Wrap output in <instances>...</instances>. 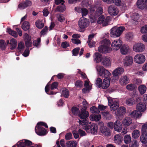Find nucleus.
Instances as JSON below:
<instances>
[{
	"instance_id": "1",
	"label": "nucleus",
	"mask_w": 147,
	"mask_h": 147,
	"mask_svg": "<svg viewBox=\"0 0 147 147\" xmlns=\"http://www.w3.org/2000/svg\"><path fill=\"white\" fill-rule=\"evenodd\" d=\"M101 45L98 47V51L101 53H110L112 50L116 51L121 47L122 41L118 39L112 40L111 43L110 40L106 39L100 42Z\"/></svg>"
},
{
	"instance_id": "2",
	"label": "nucleus",
	"mask_w": 147,
	"mask_h": 147,
	"mask_svg": "<svg viewBox=\"0 0 147 147\" xmlns=\"http://www.w3.org/2000/svg\"><path fill=\"white\" fill-rule=\"evenodd\" d=\"M96 7L94 5H92L90 6L89 10L90 11V19L91 23H94L96 22L98 17L101 15L103 12V9L101 7L97 8L96 11L94 13Z\"/></svg>"
},
{
	"instance_id": "3",
	"label": "nucleus",
	"mask_w": 147,
	"mask_h": 147,
	"mask_svg": "<svg viewBox=\"0 0 147 147\" xmlns=\"http://www.w3.org/2000/svg\"><path fill=\"white\" fill-rule=\"evenodd\" d=\"M42 126H43L47 128L48 127L47 125L45 123L42 122H38L35 127V131L36 134L39 136H44L47 133L46 130Z\"/></svg>"
},
{
	"instance_id": "4",
	"label": "nucleus",
	"mask_w": 147,
	"mask_h": 147,
	"mask_svg": "<svg viewBox=\"0 0 147 147\" xmlns=\"http://www.w3.org/2000/svg\"><path fill=\"white\" fill-rule=\"evenodd\" d=\"M125 29V27L123 26L113 27L111 29L110 35L112 37H118L122 34Z\"/></svg>"
},
{
	"instance_id": "5",
	"label": "nucleus",
	"mask_w": 147,
	"mask_h": 147,
	"mask_svg": "<svg viewBox=\"0 0 147 147\" xmlns=\"http://www.w3.org/2000/svg\"><path fill=\"white\" fill-rule=\"evenodd\" d=\"M80 127L83 128L88 133H90L94 135H95L97 133L98 127L97 125L95 123H92L90 125H86L84 126L81 125Z\"/></svg>"
},
{
	"instance_id": "6",
	"label": "nucleus",
	"mask_w": 147,
	"mask_h": 147,
	"mask_svg": "<svg viewBox=\"0 0 147 147\" xmlns=\"http://www.w3.org/2000/svg\"><path fill=\"white\" fill-rule=\"evenodd\" d=\"M108 105L110 107V109L112 111L116 110L119 107V101L117 99L108 98Z\"/></svg>"
},
{
	"instance_id": "7",
	"label": "nucleus",
	"mask_w": 147,
	"mask_h": 147,
	"mask_svg": "<svg viewBox=\"0 0 147 147\" xmlns=\"http://www.w3.org/2000/svg\"><path fill=\"white\" fill-rule=\"evenodd\" d=\"M126 112L125 108L123 106L120 107L115 112L116 118L117 120H121Z\"/></svg>"
},
{
	"instance_id": "8",
	"label": "nucleus",
	"mask_w": 147,
	"mask_h": 147,
	"mask_svg": "<svg viewBox=\"0 0 147 147\" xmlns=\"http://www.w3.org/2000/svg\"><path fill=\"white\" fill-rule=\"evenodd\" d=\"M124 71V69L122 67H119L115 69L112 72V81L114 82L118 80L119 76L123 74Z\"/></svg>"
},
{
	"instance_id": "9",
	"label": "nucleus",
	"mask_w": 147,
	"mask_h": 147,
	"mask_svg": "<svg viewBox=\"0 0 147 147\" xmlns=\"http://www.w3.org/2000/svg\"><path fill=\"white\" fill-rule=\"evenodd\" d=\"M111 21V17L110 16L107 17L106 18L104 16L102 15L97 20L98 24H102L104 26L107 25Z\"/></svg>"
},
{
	"instance_id": "10",
	"label": "nucleus",
	"mask_w": 147,
	"mask_h": 147,
	"mask_svg": "<svg viewBox=\"0 0 147 147\" xmlns=\"http://www.w3.org/2000/svg\"><path fill=\"white\" fill-rule=\"evenodd\" d=\"M89 22L88 20L86 18L81 17L78 22V25L81 29H84L87 27L89 25Z\"/></svg>"
},
{
	"instance_id": "11",
	"label": "nucleus",
	"mask_w": 147,
	"mask_h": 147,
	"mask_svg": "<svg viewBox=\"0 0 147 147\" xmlns=\"http://www.w3.org/2000/svg\"><path fill=\"white\" fill-rule=\"evenodd\" d=\"M145 49V45L141 43H136L133 47V51L137 53L142 52L144 51Z\"/></svg>"
},
{
	"instance_id": "12",
	"label": "nucleus",
	"mask_w": 147,
	"mask_h": 147,
	"mask_svg": "<svg viewBox=\"0 0 147 147\" xmlns=\"http://www.w3.org/2000/svg\"><path fill=\"white\" fill-rule=\"evenodd\" d=\"M134 60L136 63L139 64H142L145 61V57L143 54H138L134 56Z\"/></svg>"
},
{
	"instance_id": "13",
	"label": "nucleus",
	"mask_w": 147,
	"mask_h": 147,
	"mask_svg": "<svg viewBox=\"0 0 147 147\" xmlns=\"http://www.w3.org/2000/svg\"><path fill=\"white\" fill-rule=\"evenodd\" d=\"M108 12L111 16H114L118 14L119 10L114 5H111L108 7Z\"/></svg>"
},
{
	"instance_id": "14",
	"label": "nucleus",
	"mask_w": 147,
	"mask_h": 147,
	"mask_svg": "<svg viewBox=\"0 0 147 147\" xmlns=\"http://www.w3.org/2000/svg\"><path fill=\"white\" fill-rule=\"evenodd\" d=\"M133 59L132 57L130 56H126L123 59L122 62L125 67L130 66L133 63Z\"/></svg>"
},
{
	"instance_id": "15",
	"label": "nucleus",
	"mask_w": 147,
	"mask_h": 147,
	"mask_svg": "<svg viewBox=\"0 0 147 147\" xmlns=\"http://www.w3.org/2000/svg\"><path fill=\"white\" fill-rule=\"evenodd\" d=\"M138 8L143 9L147 8V0H138L136 3Z\"/></svg>"
},
{
	"instance_id": "16",
	"label": "nucleus",
	"mask_w": 147,
	"mask_h": 147,
	"mask_svg": "<svg viewBox=\"0 0 147 147\" xmlns=\"http://www.w3.org/2000/svg\"><path fill=\"white\" fill-rule=\"evenodd\" d=\"M100 63L105 67H110L111 64L110 58L107 57H103Z\"/></svg>"
},
{
	"instance_id": "17",
	"label": "nucleus",
	"mask_w": 147,
	"mask_h": 147,
	"mask_svg": "<svg viewBox=\"0 0 147 147\" xmlns=\"http://www.w3.org/2000/svg\"><path fill=\"white\" fill-rule=\"evenodd\" d=\"M32 145V142L27 140H22L17 143L18 147H28Z\"/></svg>"
},
{
	"instance_id": "18",
	"label": "nucleus",
	"mask_w": 147,
	"mask_h": 147,
	"mask_svg": "<svg viewBox=\"0 0 147 147\" xmlns=\"http://www.w3.org/2000/svg\"><path fill=\"white\" fill-rule=\"evenodd\" d=\"M112 3H114L116 6H120L124 10L127 9V7L125 2L121 0H112Z\"/></svg>"
},
{
	"instance_id": "19",
	"label": "nucleus",
	"mask_w": 147,
	"mask_h": 147,
	"mask_svg": "<svg viewBox=\"0 0 147 147\" xmlns=\"http://www.w3.org/2000/svg\"><path fill=\"white\" fill-rule=\"evenodd\" d=\"M7 45L10 47L11 49H15L17 45V41L15 38H12L10 41L8 40L7 41Z\"/></svg>"
},
{
	"instance_id": "20",
	"label": "nucleus",
	"mask_w": 147,
	"mask_h": 147,
	"mask_svg": "<svg viewBox=\"0 0 147 147\" xmlns=\"http://www.w3.org/2000/svg\"><path fill=\"white\" fill-rule=\"evenodd\" d=\"M93 57L94 61L96 63L101 62L103 57L102 55L98 53H95L93 55Z\"/></svg>"
},
{
	"instance_id": "21",
	"label": "nucleus",
	"mask_w": 147,
	"mask_h": 147,
	"mask_svg": "<svg viewBox=\"0 0 147 147\" xmlns=\"http://www.w3.org/2000/svg\"><path fill=\"white\" fill-rule=\"evenodd\" d=\"M117 120L114 123V128L115 130L118 132L121 131L122 129V125L121 122Z\"/></svg>"
},
{
	"instance_id": "22",
	"label": "nucleus",
	"mask_w": 147,
	"mask_h": 147,
	"mask_svg": "<svg viewBox=\"0 0 147 147\" xmlns=\"http://www.w3.org/2000/svg\"><path fill=\"white\" fill-rule=\"evenodd\" d=\"M100 130L103 135L106 136H110L111 133L110 130L107 127L105 126L100 127Z\"/></svg>"
},
{
	"instance_id": "23",
	"label": "nucleus",
	"mask_w": 147,
	"mask_h": 147,
	"mask_svg": "<svg viewBox=\"0 0 147 147\" xmlns=\"http://www.w3.org/2000/svg\"><path fill=\"white\" fill-rule=\"evenodd\" d=\"M84 86L85 87L82 89L83 92L84 93L88 92L92 88V85L88 80L84 81Z\"/></svg>"
},
{
	"instance_id": "24",
	"label": "nucleus",
	"mask_w": 147,
	"mask_h": 147,
	"mask_svg": "<svg viewBox=\"0 0 147 147\" xmlns=\"http://www.w3.org/2000/svg\"><path fill=\"white\" fill-rule=\"evenodd\" d=\"M129 79L126 76H122L119 80V83L121 85H125L129 83Z\"/></svg>"
},
{
	"instance_id": "25",
	"label": "nucleus",
	"mask_w": 147,
	"mask_h": 147,
	"mask_svg": "<svg viewBox=\"0 0 147 147\" xmlns=\"http://www.w3.org/2000/svg\"><path fill=\"white\" fill-rule=\"evenodd\" d=\"M132 119L129 117H125L122 121V124L125 127L129 126L132 123Z\"/></svg>"
},
{
	"instance_id": "26",
	"label": "nucleus",
	"mask_w": 147,
	"mask_h": 147,
	"mask_svg": "<svg viewBox=\"0 0 147 147\" xmlns=\"http://www.w3.org/2000/svg\"><path fill=\"white\" fill-rule=\"evenodd\" d=\"M89 115L88 112L85 109H82L78 116L81 119H86Z\"/></svg>"
},
{
	"instance_id": "27",
	"label": "nucleus",
	"mask_w": 147,
	"mask_h": 147,
	"mask_svg": "<svg viewBox=\"0 0 147 147\" xmlns=\"http://www.w3.org/2000/svg\"><path fill=\"white\" fill-rule=\"evenodd\" d=\"M95 69L97 72L98 76H100L105 68L102 65L97 64L95 66Z\"/></svg>"
},
{
	"instance_id": "28",
	"label": "nucleus",
	"mask_w": 147,
	"mask_h": 147,
	"mask_svg": "<svg viewBox=\"0 0 147 147\" xmlns=\"http://www.w3.org/2000/svg\"><path fill=\"white\" fill-rule=\"evenodd\" d=\"M94 36V34H90L88 36V40L87 42L90 48L94 47L95 45V42L92 40Z\"/></svg>"
},
{
	"instance_id": "29",
	"label": "nucleus",
	"mask_w": 147,
	"mask_h": 147,
	"mask_svg": "<svg viewBox=\"0 0 147 147\" xmlns=\"http://www.w3.org/2000/svg\"><path fill=\"white\" fill-rule=\"evenodd\" d=\"M130 115L132 118L138 119L141 117L142 113L136 110H134L131 112Z\"/></svg>"
},
{
	"instance_id": "30",
	"label": "nucleus",
	"mask_w": 147,
	"mask_h": 147,
	"mask_svg": "<svg viewBox=\"0 0 147 147\" xmlns=\"http://www.w3.org/2000/svg\"><path fill=\"white\" fill-rule=\"evenodd\" d=\"M137 109L139 112H143L146 109V105L142 102L138 103L136 106Z\"/></svg>"
},
{
	"instance_id": "31",
	"label": "nucleus",
	"mask_w": 147,
	"mask_h": 147,
	"mask_svg": "<svg viewBox=\"0 0 147 147\" xmlns=\"http://www.w3.org/2000/svg\"><path fill=\"white\" fill-rule=\"evenodd\" d=\"M110 78H105L102 85L101 88L103 89H106L110 85Z\"/></svg>"
},
{
	"instance_id": "32",
	"label": "nucleus",
	"mask_w": 147,
	"mask_h": 147,
	"mask_svg": "<svg viewBox=\"0 0 147 147\" xmlns=\"http://www.w3.org/2000/svg\"><path fill=\"white\" fill-rule=\"evenodd\" d=\"M138 90L139 91L140 93L142 95L146 92L147 90V88L146 86L144 85H140L138 87Z\"/></svg>"
},
{
	"instance_id": "33",
	"label": "nucleus",
	"mask_w": 147,
	"mask_h": 147,
	"mask_svg": "<svg viewBox=\"0 0 147 147\" xmlns=\"http://www.w3.org/2000/svg\"><path fill=\"white\" fill-rule=\"evenodd\" d=\"M101 118V116L100 114L96 115H91L90 116V119L92 121H98Z\"/></svg>"
},
{
	"instance_id": "34",
	"label": "nucleus",
	"mask_w": 147,
	"mask_h": 147,
	"mask_svg": "<svg viewBox=\"0 0 147 147\" xmlns=\"http://www.w3.org/2000/svg\"><path fill=\"white\" fill-rule=\"evenodd\" d=\"M111 75V74L109 71L105 69L100 76L102 78H109Z\"/></svg>"
},
{
	"instance_id": "35",
	"label": "nucleus",
	"mask_w": 147,
	"mask_h": 147,
	"mask_svg": "<svg viewBox=\"0 0 147 147\" xmlns=\"http://www.w3.org/2000/svg\"><path fill=\"white\" fill-rule=\"evenodd\" d=\"M129 48L127 45H123L120 49V52L123 55H126L128 52Z\"/></svg>"
},
{
	"instance_id": "36",
	"label": "nucleus",
	"mask_w": 147,
	"mask_h": 147,
	"mask_svg": "<svg viewBox=\"0 0 147 147\" xmlns=\"http://www.w3.org/2000/svg\"><path fill=\"white\" fill-rule=\"evenodd\" d=\"M36 26L39 29L42 28L44 26V23L42 20H38L35 23Z\"/></svg>"
},
{
	"instance_id": "37",
	"label": "nucleus",
	"mask_w": 147,
	"mask_h": 147,
	"mask_svg": "<svg viewBox=\"0 0 147 147\" xmlns=\"http://www.w3.org/2000/svg\"><path fill=\"white\" fill-rule=\"evenodd\" d=\"M66 145L67 147H76L77 143L75 141H70L67 142Z\"/></svg>"
},
{
	"instance_id": "38",
	"label": "nucleus",
	"mask_w": 147,
	"mask_h": 147,
	"mask_svg": "<svg viewBox=\"0 0 147 147\" xmlns=\"http://www.w3.org/2000/svg\"><path fill=\"white\" fill-rule=\"evenodd\" d=\"M140 134L139 131L136 129L134 130L132 133V137L133 138L137 139L138 138Z\"/></svg>"
},
{
	"instance_id": "39",
	"label": "nucleus",
	"mask_w": 147,
	"mask_h": 147,
	"mask_svg": "<svg viewBox=\"0 0 147 147\" xmlns=\"http://www.w3.org/2000/svg\"><path fill=\"white\" fill-rule=\"evenodd\" d=\"M101 113L104 118L110 120L112 118V115L108 111L102 112Z\"/></svg>"
},
{
	"instance_id": "40",
	"label": "nucleus",
	"mask_w": 147,
	"mask_h": 147,
	"mask_svg": "<svg viewBox=\"0 0 147 147\" xmlns=\"http://www.w3.org/2000/svg\"><path fill=\"white\" fill-rule=\"evenodd\" d=\"M30 25L28 22H24L22 25V28L24 30L27 31L30 28Z\"/></svg>"
},
{
	"instance_id": "41",
	"label": "nucleus",
	"mask_w": 147,
	"mask_h": 147,
	"mask_svg": "<svg viewBox=\"0 0 147 147\" xmlns=\"http://www.w3.org/2000/svg\"><path fill=\"white\" fill-rule=\"evenodd\" d=\"M134 38V34L132 33L129 32L126 33L125 36L126 40L128 41H130L132 40Z\"/></svg>"
},
{
	"instance_id": "42",
	"label": "nucleus",
	"mask_w": 147,
	"mask_h": 147,
	"mask_svg": "<svg viewBox=\"0 0 147 147\" xmlns=\"http://www.w3.org/2000/svg\"><path fill=\"white\" fill-rule=\"evenodd\" d=\"M121 137L120 135H117L114 137V142L115 143L119 144L121 143Z\"/></svg>"
},
{
	"instance_id": "43",
	"label": "nucleus",
	"mask_w": 147,
	"mask_h": 147,
	"mask_svg": "<svg viewBox=\"0 0 147 147\" xmlns=\"http://www.w3.org/2000/svg\"><path fill=\"white\" fill-rule=\"evenodd\" d=\"M140 141L143 143L147 142V133L146 134H142L140 137Z\"/></svg>"
},
{
	"instance_id": "44",
	"label": "nucleus",
	"mask_w": 147,
	"mask_h": 147,
	"mask_svg": "<svg viewBox=\"0 0 147 147\" xmlns=\"http://www.w3.org/2000/svg\"><path fill=\"white\" fill-rule=\"evenodd\" d=\"M66 6L63 3H61V5L58 6L57 8V10L60 12H63L66 9Z\"/></svg>"
},
{
	"instance_id": "45",
	"label": "nucleus",
	"mask_w": 147,
	"mask_h": 147,
	"mask_svg": "<svg viewBox=\"0 0 147 147\" xmlns=\"http://www.w3.org/2000/svg\"><path fill=\"white\" fill-rule=\"evenodd\" d=\"M125 103L127 105H131L135 104V100L132 98H128L126 99Z\"/></svg>"
},
{
	"instance_id": "46",
	"label": "nucleus",
	"mask_w": 147,
	"mask_h": 147,
	"mask_svg": "<svg viewBox=\"0 0 147 147\" xmlns=\"http://www.w3.org/2000/svg\"><path fill=\"white\" fill-rule=\"evenodd\" d=\"M25 48V45L24 43L22 42H20L19 43L17 48L18 51H22Z\"/></svg>"
},
{
	"instance_id": "47",
	"label": "nucleus",
	"mask_w": 147,
	"mask_h": 147,
	"mask_svg": "<svg viewBox=\"0 0 147 147\" xmlns=\"http://www.w3.org/2000/svg\"><path fill=\"white\" fill-rule=\"evenodd\" d=\"M126 88L129 91H132L136 88V85L134 84H130L126 86Z\"/></svg>"
},
{
	"instance_id": "48",
	"label": "nucleus",
	"mask_w": 147,
	"mask_h": 147,
	"mask_svg": "<svg viewBox=\"0 0 147 147\" xmlns=\"http://www.w3.org/2000/svg\"><path fill=\"white\" fill-rule=\"evenodd\" d=\"M102 83V80L100 78H97L96 80L95 84L98 88L101 87Z\"/></svg>"
},
{
	"instance_id": "49",
	"label": "nucleus",
	"mask_w": 147,
	"mask_h": 147,
	"mask_svg": "<svg viewBox=\"0 0 147 147\" xmlns=\"http://www.w3.org/2000/svg\"><path fill=\"white\" fill-rule=\"evenodd\" d=\"M56 16L58 20L61 22H62L65 20V18L63 14L61 13L57 14Z\"/></svg>"
},
{
	"instance_id": "50",
	"label": "nucleus",
	"mask_w": 147,
	"mask_h": 147,
	"mask_svg": "<svg viewBox=\"0 0 147 147\" xmlns=\"http://www.w3.org/2000/svg\"><path fill=\"white\" fill-rule=\"evenodd\" d=\"M40 38H37L36 40H34L33 41V44L34 46L38 48L40 45Z\"/></svg>"
},
{
	"instance_id": "51",
	"label": "nucleus",
	"mask_w": 147,
	"mask_h": 147,
	"mask_svg": "<svg viewBox=\"0 0 147 147\" xmlns=\"http://www.w3.org/2000/svg\"><path fill=\"white\" fill-rule=\"evenodd\" d=\"M131 138L130 135H126L124 138V141L126 144H128L131 141Z\"/></svg>"
},
{
	"instance_id": "52",
	"label": "nucleus",
	"mask_w": 147,
	"mask_h": 147,
	"mask_svg": "<svg viewBox=\"0 0 147 147\" xmlns=\"http://www.w3.org/2000/svg\"><path fill=\"white\" fill-rule=\"evenodd\" d=\"M61 96H63L65 98H67L69 96L68 90L67 89H63L62 92Z\"/></svg>"
},
{
	"instance_id": "53",
	"label": "nucleus",
	"mask_w": 147,
	"mask_h": 147,
	"mask_svg": "<svg viewBox=\"0 0 147 147\" xmlns=\"http://www.w3.org/2000/svg\"><path fill=\"white\" fill-rule=\"evenodd\" d=\"M7 32L10 34L14 37H17L18 36V34L17 32L14 31L12 30L11 29L7 28Z\"/></svg>"
},
{
	"instance_id": "54",
	"label": "nucleus",
	"mask_w": 147,
	"mask_h": 147,
	"mask_svg": "<svg viewBox=\"0 0 147 147\" xmlns=\"http://www.w3.org/2000/svg\"><path fill=\"white\" fill-rule=\"evenodd\" d=\"M90 111L92 113H99L100 111L95 106H92L90 108Z\"/></svg>"
},
{
	"instance_id": "55",
	"label": "nucleus",
	"mask_w": 147,
	"mask_h": 147,
	"mask_svg": "<svg viewBox=\"0 0 147 147\" xmlns=\"http://www.w3.org/2000/svg\"><path fill=\"white\" fill-rule=\"evenodd\" d=\"M72 113L75 115L78 116L80 112L79 109L76 107H73L72 108Z\"/></svg>"
},
{
	"instance_id": "56",
	"label": "nucleus",
	"mask_w": 147,
	"mask_h": 147,
	"mask_svg": "<svg viewBox=\"0 0 147 147\" xmlns=\"http://www.w3.org/2000/svg\"><path fill=\"white\" fill-rule=\"evenodd\" d=\"M131 18L134 21L137 22L139 18V15L138 13H134L132 15Z\"/></svg>"
},
{
	"instance_id": "57",
	"label": "nucleus",
	"mask_w": 147,
	"mask_h": 147,
	"mask_svg": "<svg viewBox=\"0 0 147 147\" xmlns=\"http://www.w3.org/2000/svg\"><path fill=\"white\" fill-rule=\"evenodd\" d=\"M147 123L143 125L142 128V134H146L147 133Z\"/></svg>"
},
{
	"instance_id": "58",
	"label": "nucleus",
	"mask_w": 147,
	"mask_h": 147,
	"mask_svg": "<svg viewBox=\"0 0 147 147\" xmlns=\"http://www.w3.org/2000/svg\"><path fill=\"white\" fill-rule=\"evenodd\" d=\"M5 42L3 40H0V48L2 50H4L5 47Z\"/></svg>"
},
{
	"instance_id": "59",
	"label": "nucleus",
	"mask_w": 147,
	"mask_h": 147,
	"mask_svg": "<svg viewBox=\"0 0 147 147\" xmlns=\"http://www.w3.org/2000/svg\"><path fill=\"white\" fill-rule=\"evenodd\" d=\"M138 142L137 140H135L130 144L129 147H138Z\"/></svg>"
},
{
	"instance_id": "60",
	"label": "nucleus",
	"mask_w": 147,
	"mask_h": 147,
	"mask_svg": "<svg viewBox=\"0 0 147 147\" xmlns=\"http://www.w3.org/2000/svg\"><path fill=\"white\" fill-rule=\"evenodd\" d=\"M82 119L79 120V123L80 124L85 125L88 123V120L86 119Z\"/></svg>"
},
{
	"instance_id": "61",
	"label": "nucleus",
	"mask_w": 147,
	"mask_h": 147,
	"mask_svg": "<svg viewBox=\"0 0 147 147\" xmlns=\"http://www.w3.org/2000/svg\"><path fill=\"white\" fill-rule=\"evenodd\" d=\"M83 85V82L80 80L77 81L75 83V85L77 88H81Z\"/></svg>"
},
{
	"instance_id": "62",
	"label": "nucleus",
	"mask_w": 147,
	"mask_h": 147,
	"mask_svg": "<svg viewBox=\"0 0 147 147\" xmlns=\"http://www.w3.org/2000/svg\"><path fill=\"white\" fill-rule=\"evenodd\" d=\"M81 13H82V17H83V16H85L87 15L88 13V11L85 8H82Z\"/></svg>"
},
{
	"instance_id": "63",
	"label": "nucleus",
	"mask_w": 147,
	"mask_h": 147,
	"mask_svg": "<svg viewBox=\"0 0 147 147\" xmlns=\"http://www.w3.org/2000/svg\"><path fill=\"white\" fill-rule=\"evenodd\" d=\"M140 32L143 34L147 33V25L144 26L141 28Z\"/></svg>"
},
{
	"instance_id": "64",
	"label": "nucleus",
	"mask_w": 147,
	"mask_h": 147,
	"mask_svg": "<svg viewBox=\"0 0 147 147\" xmlns=\"http://www.w3.org/2000/svg\"><path fill=\"white\" fill-rule=\"evenodd\" d=\"M23 38L24 39L25 41L31 40V38L27 33H25L23 35Z\"/></svg>"
}]
</instances>
